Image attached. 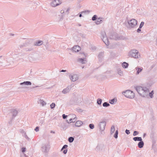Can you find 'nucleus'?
Returning a JSON list of instances; mask_svg holds the SVG:
<instances>
[{
    "label": "nucleus",
    "mask_w": 157,
    "mask_h": 157,
    "mask_svg": "<svg viewBox=\"0 0 157 157\" xmlns=\"http://www.w3.org/2000/svg\"><path fill=\"white\" fill-rule=\"evenodd\" d=\"M135 89L141 96L144 97H146L147 96L149 93V90L146 87L138 86L135 87Z\"/></svg>",
    "instance_id": "1"
},
{
    "label": "nucleus",
    "mask_w": 157,
    "mask_h": 157,
    "mask_svg": "<svg viewBox=\"0 0 157 157\" xmlns=\"http://www.w3.org/2000/svg\"><path fill=\"white\" fill-rule=\"evenodd\" d=\"M127 28L129 29L135 28L137 24V21L135 19L128 20L127 21Z\"/></svg>",
    "instance_id": "2"
},
{
    "label": "nucleus",
    "mask_w": 157,
    "mask_h": 157,
    "mask_svg": "<svg viewBox=\"0 0 157 157\" xmlns=\"http://www.w3.org/2000/svg\"><path fill=\"white\" fill-rule=\"evenodd\" d=\"M106 124V121L105 119L101 120L98 122V128L100 132L101 133L105 130Z\"/></svg>",
    "instance_id": "3"
},
{
    "label": "nucleus",
    "mask_w": 157,
    "mask_h": 157,
    "mask_svg": "<svg viewBox=\"0 0 157 157\" xmlns=\"http://www.w3.org/2000/svg\"><path fill=\"white\" fill-rule=\"evenodd\" d=\"M128 54L130 56L135 59L139 58L140 57L138 51L136 49H132L129 52Z\"/></svg>",
    "instance_id": "4"
},
{
    "label": "nucleus",
    "mask_w": 157,
    "mask_h": 157,
    "mask_svg": "<svg viewBox=\"0 0 157 157\" xmlns=\"http://www.w3.org/2000/svg\"><path fill=\"white\" fill-rule=\"evenodd\" d=\"M122 94L126 97L129 98H133L135 97L134 93L129 90H128L122 92Z\"/></svg>",
    "instance_id": "5"
},
{
    "label": "nucleus",
    "mask_w": 157,
    "mask_h": 157,
    "mask_svg": "<svg viewBox=\"0 0 157 157\" xmlns=\"http://www.w3.org/2000/svg\"><path fill=\"white\" fill-rule=\"evenodd\" d=\"M50 145L48 144H43L41 147V150L44 153H47L49 150Z\"/></svg>",
    "instance_id": "6"
},
{
    "label": "nucleus",
    "mask_w": 157,
    "mask_h": 157,
    "mask_svg": "<svg viewBox=\"0 0 157 157\" xmlns=\"http://www.w3.org/2000/svg\"><path fill=\"white\" fill-rule=\"evenodd\" d=\"M101 38L103 41L106 45H108L109 44V40L106 36L105 33L103 32L101 34Z\"/></svg>",
    "instance_id": "7"
},
{
    "label": "nucleus",
    "mask_w": 157,
    "mask_h": 157,
    "mask_svg": "<svg viewBox=\"0 0 157 157\" xmlns=\"http://www.w3.org/2000/svg\"><path fill=\"white\" fill-rule=\"evenodd\" d=\"M69 77L71 80L72 82L76 81L79 78L78 75L73 73L69 74Z\"/></svg>",
    "instance_id": "8"
},
{
    "label": "nucleus",
    "mask_w": 157,
    "mask_h": 157,
    "mask_svg": "<svg viewBox=\"0 0 157 157\" xmlns=\"http://www.w3.org/2000/svg\"><path fill=\"white\" fill-rule=\"evenodd\" d=\"M61 3V0H52L50 5L52 7H55L60 5Z\"/></svg>",
    "instance_id": "9"
},
{
    "label": "nucleus",
    "mask_w": 157,
    "mask_h": 157,
    "mask_svg": "<svg viewBox=\"0 0 157 157\" xmlns=\"http://www.w3.org/2000/svg\"><path fill=\"white\" fill-rule=\"evenodd\" d=\"M31 84L32 83L30 81H25L20 83V85L22 86L21 88L23 89L27 88V86L31 85Z\"/></svg>",
    "instance_id": "10"
},
{
    "label": "nucleus",
    "mask_w": 157,
    "mask_h": 157,
    "mask_svg": "<svg viewBox=\"0 0 157 157\" xmlns=\"http://www.w3.org/2000/svg\"><path fill=\"white\" fill-rule=\"evenodd\" d=\"M68 117L69 118V121L71 122H74L76 120V116L73 114H69L68 116Z\"/></svg>",
    "instance_id": "11"
},
{
    "label": "nucleus",
    "mask_w": 157,
    "mask_h": 157,
    "mask_svg": "<svg viewBox=\"0 0 157 157\" xmlns=\"http://www.w3.org/2000/svg\"><path fill=\"white\" fill-rule=\"evenodd\" d=\"M38 103L41 105L42 106H44L46 105V103L44 100L42 98L38 99L37 101Z\"/></svg>",
    "instance_id": "12"
},
{
    "label": "nucleus",
    "mask_w": 157,
    "mask_h": 157,
    "mask_svg": "<svg viewBox=\"0 0 157 157\" xmlns=\"http://www.w3.org/2000/svg\"><path fill=\"white\" fill-rule=\"evenodd\" d=\"M71 90V87L69 86H68L63 89L62 92L63 94H66L69 93Z\"/></svg>",
    "instance_id": "13"
},
{
    "label": "nucleus",
    "mask_w": 157,
    "mask_h": 157,
    "mask_svg": "<svg viewBox=\"0 0 157 157\" xmlns=\"http://www.w3.org/2000/svg\"><path fill=\"white\" fill-rule=\"evenodd\" d=\"M143 69V68L142 67H137L135 68V70L136 72V75H138L140 72H141Z\"/></svg>",
    "instance_id": "14"
},
{
    "label": "nucleus",
    "mask_w": 157,
    "mask_h": 157,
    "mask_svg": "<svg viewBox=\"0 0 157 157\" xmlns=\"http://www.w3.org/2000/svg\"><path fill=\"white\" fill-rule=\"evenodd\" d=\"M81 50L80 47L78 45L75 46L73 47L72 50L73 52H77Z\"/></svg>",
    "instance_id": "15"
},
{
    "label": "nucleus",
    "mask_w": 157,
    "mask_h": 157,
    "mask_svg": "<svg viewBox=\"0 0 157 157\" xmlns=\"http://www.w3.org/2000/svg\"><path fill=\"white\" fill-rule=\"evenodd\" d=\"M83 124V122L82 121L80 120L77 121L75 122V126L77 127H81Z\"/></svg>",
    "instance_id": "16"
},
{
    "label": "nucleus",
    "mask_w": 157,
    "mask_h": 157,
    "mask_svg": "<svg viewBox=\"0 0 157 157\" xmlns=\"http://www.w3.org/2000/svg\"><path fill=\"white\" fill-rule=\"evenodd\" d=\"M21 133L22 136L24 137L26 140H30V139L28 137L27 135L26 132L23 130H21L20 131Z\"/></svg>",
    "instance_id": "17"
},
{
    "label": "nucleus",
    "mask_w": 157,
    "mask_h": 157,
    "mask_svg": "<svg viewBox=\"0 0 157 157\" xmlns=\"http://www.w3.org/2000/svg\"><path fill=\"white\" fill-rule=\"evenodd\" d=\"M78 61L79 62H80L82 64L86 63L87 62V61L86 60V58H79L78 59Z\"/></svg>",
    "instance_id": "18"
},
{
    "label": "nucleus",
    "mask_w": 157,
    "mask_h": 157,
    "mask_svg": "<svg viewBox=\"0 0 157 157\" xmlns=\"http://www.w3.org/2000/svg\"><path fill=\"white\" fill-rule=\"evenodd\" d=\"M97 19V20L95 22V23L97 25H99L103 22V18L102 17H100Z\"/></svg>",
    "instance_id": "19"
},
{
    "label": "nucleus",
    "mask_w": 157,
    "mask_h": 157,
    "mask_svg": "<svg viewBox=\"0 0 157 157\" xmlns=\"http://www.w3.org/2000/svg\"><path fill=\"white\" fill-rule=\"evenodd\" d=\"M68 125L66 123H63L61 125V128L63 130H66L68 128Z\"/></svg>",
    "instance_id": "20"
},
{
    "label": "nucleus",
    "mask_w": 157,
    "mask_h": 157,
    "mask_svg": "<svg viewBox=\"0 0 157 157\" xmlns=\"http://www.w3.org/2000/svg\"><path fill=\"white\" fill-rule=\"evenodd\" d=\"M117 99L115 98L109 100V103L111 104H115L117 102Z\"/></svg>",
    "instance_id": "21"
},
{
    "label": "nucleus",
    "mask_w": 157,
    "mask_h": 157,
    "mask_svg": "<svg viewBox=\"0 0 157 157\" xmlns=\"http://www.w3.org/2000/svg\"><path fill=\"white\" fill-rule=\"evenodd\" d=\"M128 63L126 62H124L122 64V67L124 68H127L128 67Z\"/></svg>",
    "instance_id": "22"
},
{
    "label": "nucleus",
    "mask_w": 157,
    "mask_h": 157,
    "mask_svg": "<svg viewBox=\"0 0 157 157\" xmlns=\"http://www.w3.org/2000/svg\"><path fill=\"white\" fill-rule=\"evenodd\" d=\"M144 145V143L142 141H140L138 144V146L140 148L143 147Z\"/></svg>",
    "instance_id": "23"
},
{
    "label": "nucleus",
    "mask_w": 157,
    "mask_h": 157,
    "mask_svg": "<svg viewBox=\"0 0 157 157\" xmlns=\"http://www.w3.org/2000/svg\"><path fill=\"white\" fill-rule=\"evenodd\" d=\"M133 140L135 141H141L142 140V138L141 137H134L133 138Z\"/></svg>",
    "instance_id": "24"
},
{
    "label": "nucleus",
    "mask_w": 157,
    "mask_h": 157,
    "mask_svg": "<svg viewBox=\"0 0 157 157\" xmlns=\"http://www.w3.org/2000/svg\"><path fill=\"white\" fill-rule=\"evenodd\" d=\"M43 43V42L41 40H38L36 42L35 45L36 46H40L42 45Z\"/></svg>",
    "instance_id": "25"
},
{
    "label": "nucleus",
    "mask_w": 157,
    "mask_h": 157,
    "mask_svg": "<svg viewBox=\"0 0 157 157\" xmlns=\"http://www.w3.org/2000/svg\"><path fill=\"white\" fill-rule=\"evenodd\" d=\"M115 131V127L114 126H112L111 127V134H112Z\"/></svg>",
    "instance_id": "26"
},
{
    "label": "nucleus",
    "mask_w": 157,
    "mask_h": 157,
    "mask_svg": "<svg viewBox=\"0 0 157 157\" xmlns=\"http://www.w3.org/2000/svg\"><path fill=\"white\" fill-rule=\"evenodd\" d=\"M154 94V92L153 90H152L151 92L150 93H149L148 94L149 96L151 98H153V94Z\"/></svg>",
    "instance_id": "27"
},
{
    "label": "nucleus",
    "mask_w": 157,
    "mask_h": 157,
    "mask_svg": "<svg viewBox=\"0 0 157 157\" xmlns=\"http://www.w3.org/2000/svg\"><path fill=\"white\" fill-rule=\"evenodd\" d=\"M110 105L107 102H104L103 104V106L104 107H107Z\"/></svg>",
    "instance_id": "28"
},
{
    "label": "nucleus",
    "mask_w": 157,
    "mask_h": 157,
    "mask_svg": "<svg viewBox=\"0 0 157 157\" xmlns=\"http://www.w3.org/2000/svg\"><path fill=\"white\" fill-rule=\"evenodd\" d=\"M74 140V139L73 137H71L69 138L68 140L69 142L72 143L73 141Z\"/></svg>",
    "instance_id": "29"
},
{
    "label": "nucleus",
    "mask_w": 157,
    "mask_h": 157,
    "mask_svg": "<svg viewBox=\"0 0 157 157\" xmlns=\"http://www.w3.org/2000/svg\"><path fill=\"white\" fill-rule=\"evenodd\" d=\"M102 102V100L100 98H98L97 100V103L98 104L101 105Z\"/></svg>",
    "instance_id": "30"
},
{
    "label": "nucleus",
    "mask_w": 157,
    "mask_h": 157,
    "mask_svg": "<svg viewBox=\"0 0 157 157\" xmlns=\"http://www.w3.org/2000/svg\"><path fill=\"white\" fill-rule=\"evenodd\" d=\"M97 19V16L96 15H94L92 18V20L93 21L96 20Z\"/></svg>",
    "instance_id": "31"
},
{
    "label": "nucleus",
    "mask_w": 157,
    "mask_h": 157,
    "mask_svg": "<svg viewBox=\"0 0 157 157\" xmlns=\"http://www.w3.org/2000/svg\"><path fill=\"white\" fill-rule=\"evenodd\" d=\"M118 130H116L115 132V133L114 136V137L115 138H117L118 137Z\"/></svg>",
    "instance_id": "32"
},
{
    "label": "nucleus",
    "mask_w": 157,
    "mask_h": 157,
    "mask_svg": "<svg viewBox=\"0 0 157 157\" xmlns=\"http://www.w3.org/2000/svg\"><path fill=\"white\" fill-rule=\"evenodd\" d=\"M55 106V104L54 103H52L50 105V107L51 109H53Z\"/></svg>",
    "instance_id": "33"
},
{
    "label": "nucleus",
    "mask_w": 157,
    "mask_h": 157,
    "mask_svg": "<svg viewBox=\"0 0 157 157\" xmlns=\"http://www.w3.org/2000/svg\"><path fill=\"white\" fill-rule=\"evenodd\" d=\"M90 128L91 129H93L94 128V125L92 124H90L89 125Z\"/></svg>",
    "instance_id": "34"
},
{
    "label": "nucleus",
    "mask_w": 157,
    "mask_h": 157,
    "mask_svg": "<svg viewBox=\"0 0 157 157\" xmlns=\"http://www.w3.org/2000/svg\"><path fill=\"white\" fill-rule=\"evenodd\" d=\"M144 24V22L142 21L141 22L139 26L140 28H142V27L143 26Z\"/></svg>",
    "instance_id": "35"
},
{
    "label": "nucleus",
    "mask_w": 157,
    "mask_h": 157,
    "mask_svg": "<svg viewBox=\"0 0 157 157\" xmlns=\"http://www.w3.org/2000/svg\"><path fill=\"white\" fill-rule=\"evenodd\" d=\"M138 134H139L138 132L137 131H135L133 132V135L134 136H136L137 135H138Z\"/></svg>",
    "instance_id": "36"
},
{
    "label": "nucleus",
    "mask_w": 157,
    "mask_h": 157,
    "mask_svg": "<svg viewBox=\"0 0 157 157\" xmlns=\"http://www.w3.org/2000/svg\"><path fill=\"white\" fill-rule=\"evenodd\" d=\"M68 147L67 145H64L62 148L61 151H62L63 149L67 148Z\"/></svg>",
    "instance_id": "37"
},
{
    "label": "nucleus",
    "mask_w": 157,
    "mask_h": 157,
    "mask_svg": "<svg viewBox=\"0 0 157 157\" xmlns=\"http://www.w3.org/2000/svg\"><path fill=\"white\" fill-rule=\"evenodd\" d=\"M90 12V11L89 10H86L84 11H82L81 12V13H89Z\"/></svg>",
    "instance_id": "38"
},
{
    "label": "nucleus",
    "mask_w": 157,
    "mask_h": 157,
    "mask_svg": "<svg viewBox=\"0 0 157 157\" xmlns=\"http://www.w3.org/2000/svg\"><path fill=\"white\" fill-rule=\"evenodd\" d=\"M118 74L122 76L123 75V72L121 70H119L118 71Z\"/></svg>",
    "instance_id": "39"
},
{
    "label": "nucleus",
    "mask_w": 157,
    "mask_h": 157,
    "mask_svg": "<svg viewBox=\"0 0 157 157\" xmlns=\"http://www.w3.org/2000/svg\"><path fill=\"white\" fill-rule=\"evenodd\" d=\"M26 150V148L25 147H23L21 149L22 152L23 153Z\"/></svg>",
    "instance_id": "40"
},
{
    "label": "nucleus",
    "mask_w": 157,
    "mask_h": 157,
    "mask_svg": "<svg viewBox=\"0 0 157 157\" xmlns=\"http://www.w3.org/2000/svg\"><path fill=\"white\" fill-rule=\"evenodd\" d=\"M62 116L63 119H65L67 117V116L65 114H63L62 115Z\"/></svg>",
    "instance_id": "41"
},
{
    "label": "nucleus",
    "mask_w": 157,
    "mask_h": 157,
    "mask_svg": "<svg viewBox=\"0 0 157 157\" xmlns=\"http://www.w3.org/2000/svg\"><path fill=\"white\" fill-rule=\"evenodd\" d=\"M125 132L127 134H129L130 133L129 131V130H128L127 129H126L125 130Z\"/></svg>",
    "instance_id": "42"
},
{
    "label": "nucleus",
    "mask_w": 157,
    "mask_h": 157,
    "mask_svg": "<svg viewBox=\"0 0 157 157\" xmlns=\"http://www.w3.org/2000/svg\"><path fill=\"white\" fill-rule=\"evenodd\" d=\"M34 130L36 132H38L39 130V127H36L35 129Z\"/></svg>",
    "instance_id": "43"
},
{
    "label": "nucleus",
    "mask_w": 157,
    "mask_h": 157,
    "mask_svg": "<svg viewBox=\"0 0 157 157\" xmlns=\"http://www.w3.org/2000/svg\"><path fill=\"white\" fill-rule=\"evenodd\" d=\"M141 28H140L139 27V28L137 30V32H138V33L140 32L141 31Z\"/></svg>",
    "instance_id": "44"
},
{
    "label": "nucleus",
    "mask_w": 157,
    "mask_h": 157,
    "mask_svg": "<svg viewBox=\"0 0 157 157\" xmlns=\"http://www.w3.org/2000/svg\"><path fill=\"white\" fill-rule=\"evenodd\" d=\"M103 55V53H100L99 55H98V56L99 57H101V56H102Z\"/></svg>",
    "instance_id": "45"
},
{
    "label": "nucleus",
    "mask_w": 157,
    "mask_h": 157,
    "mask_svg": "<svg viewBox=\"0 0 157 157\" xmlns=\"http://www.w3.org/2000/svg\"><path fill=\"white\" fill-rule=\"evenodd\" d=\"M67 149L64 150L63 151V153L64 154H66L67 152Z\"/></svg>",
    "instance_id": "46"
},
{
    "label": "nucleus",
    "mask_w": 157,
    "mask_h": 157,
    "mask_svg": "<svg viewBox=\"0 0 157 157\" xmlns=\"http://www.w3.org/2000/svg\"><path fill=\"white\" fill-rule=\"evenodd\" d=\"M66 70H62L61 71V72H66Z\"/></svg>",
    "instance_id": "47"
},
{
    "label": "nucleus",
    "mask_w": 157,
    "mask_h": 157,
    "mask_svg": "<svg viewBox=\"0 0 157 157\" xmlns=\"http://www.w3.org/2000/svg\"><path fill=\"white\" fill-rule=\"evenodd\" d=\"M155 44L157 46V37L156 38L155 41Z\"/></svg>",
    "instance_id": "48"
},
{
    "label": "nucleus",
    "mask_w": 157,
    "mask_h": 157,
    "mask_svg": "<svg viewBox=\"0 0 157 157\" xmlns=\"http://www.w3.org/2000/svg\"><path fill=\"white\" fill-rule=\"evenodd\" d=\"M14 113L15 114V116L16 115L17 113V112L15 110L14 111Z\"/></svg>",
    "instance_id": "49"
},
{
    "label": "nucleus",
    "mask_w": 157,
    "mask_h": 157,
    "mask_svg": "<svg viewBox=\"0 0 157 157\" xmlns=\"http://www.w3.org/2000/svg\"><path fill=\"white\" fill-rule=\"evenodd\" d=\"M70 10V8H68L67 9V10H66V12H68Z\"/></svg>",
    "instance_id": "50"
},
{
    "label": "nucleus",
    "mask_w": 157,
    "mask_h": 157,
    "mask_svg": "<svg viewBox=\"0 0 157 157\" xmlns=\"http://www.w3.org/2000/svg\"><path fill=\"white\" fill-rule=\"evenodd\" d=\"M82 16V15L81 14H80L79 15V17H81Z\"/></svg>",
    "instance_id": "51"
},
{
    "label": "nucleus",
    "mask_w": 157,
    "mask_h": 157,
    "mask_svg": "<svg viewBox=\"0 0 157 157\" xmlns=\"http://www.w3.org/2000/svg\"><path fill=\"white\" fill-rule=\"evenodd\" d=\"M146 135V134L144 133V137Z\"/></svg>",
    "instance_id": "52"
},
{
    "label": "nucleus",
    "mask_w": 157,
    "mask_h": 157,
    "mask_svg": "<svg viewBox=\"0 0 157 157\" xmlns=\"http://www.w3.org/2000/svg\"><path fill=\"white\" fill-rule=\"evenodd\" d=\"M67 123H69V121H68V120H67Z\"/></svg>",
    "instance_id": "53"
}]
</instances>
